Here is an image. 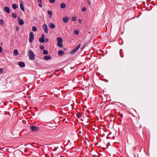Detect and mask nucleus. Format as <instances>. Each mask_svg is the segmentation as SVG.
<instances>
[{
  "label": "nucleus",
  "instance_id": "nucleus-1",
  "mask_svg": "<svg viewBox=\"0 0 157 157\" xmlns=\"http://www.w3.org/2000/svg\"><path fill=\"white\" fill-rule=\"evenodd\" d=\"M28 56L29 58L31 60H34L35 59V55L33 52L31 50H29L28 52Z\"/></svg>",
  "mask_w": 157,
  "mask_h": 157
},
{
  "label": "nucleus",
  "instance_id": "nucleus-2",
  "mask_svg": "<svg viewBox=\"0 0 157 157\" xmlns=\"http://www.w3.org/2000/svg\"><path fill=\"white\" fill-rule=\"evenodd\" d=\"M31 130L33 132H38L40 130V128L34 125H31L30 126Z\"/></svg>",
  "mask_w": 157,
  "mask_h": 157
},
{
  "label": "nucleus",
  "instance_id": "nucleus-3",
  "mask_svg": "<svg viewBox=\"0 0 157 157\" xmlns=\"http://www.w3.org/2000/svg\"><path fill=\"white\" fill-rule=\"evenodd\" d=\"M81 46L80 44H79L77 45V46L73 49L71 52L70 53L71 55H73L74 53L78 50V49L80 48Z\"/></svg>",
  "mask_w": 157,
  "mask_h": 157
},
{
  "label": "nucleus",
  "instance_id": "nucleus-4",
  "mask_svg": "<svg viewBox=\"0 0 157 157\" xmlns=\"http://www.w3.org/2000/svg\"><path fill=\"white\" fill-rule=\"evenodd\" d=\"M34 39V35L32 32H31L29 34V41L30 43L32 42Z\"/></svg>",
  "mask_w": 157,
  "mask_h": 157
},
{
  "label": "nucleus",
  "instance_id": "nucleus-5",
  "mask_svg": "<svg viewBox=\"0 0 157 157\" xmlns=\"http://www.w3.org/2000/svg\"><path fill=\"white\" fill-rule=\"evenodd\" d=\"M43 29L44 31L46 33L48 34V27L47 25L46 24H44L42 25Z\"/></svg>",
  "mask_w": 157,
  "mask_h": 157
},
{
  "label": "nucleus",
  "instance_id": "nucleus-6",
  "mask_svg": "<svg viewBox=\"0 0 157 157\" xmlns=\"http://www.w3.org/2000/svg\"><path fill=\"white\" fill-rule=\"evenodd\" d=\"M69 17L68 16L65 17L63 18L62 20L64 23L67 22L69 20Z\"/></svg>",
  "mask_w": 157,
  "mask_h": 157
},
{
  "label": "nucleus",
  "instance_id": "nucleus-7",
  "mask_svg": "<svg viewBox=\"0 0 157 157\" xmlns=\"http://www.w3.org/2000/svg\"><path fill=\"white\" fill-rule=\"evenodd\" d=\"M20 7L21 10L23 11H24L25 9L24 7L23 4V1H21L20 2Z\"/></svg>",
  "mask_w": 157,
  "mask_h": 157
},
{
  "label": "nucleus",
  "instance_id": "nucleus-8",
  "mask_svg": "<svg viewBox=\"0 0 157 157\" xmlns=\"http://www.w3.org/2000/svg\"><path fill=\"white\" fill-rule=\"evenodd\" d=\"M18 64L19 66L21 67H23L25 66V64L22 61L19 62L18 63Z\"/></svg>",
  "mask_w": 157,
  "mask_h": 157
},
{
  "label": "nucleus",
  "instance_id": "nucleus-9",
  "mask_svg": "<svg viewBox=\"0 0 157 157\" xmlns=\"http://www.w3.org/2000/svg\"><path fill=\"white\" fill-rule=\"evenodd\" d=\"M4 10L5 11L8 13H9L10 12V8L8 6H6L4 7Z\"/></svg>",
  "mask_w": 157,
  "mask_h": 157
},
{
  "label": "nucleus",
  "instance_id": "nucleus-10",
  "mask_svg": "<svg viewBox=\"0 0 157 157\" xmlns=\"http://www.w3.org/2000/svg\"><path fill=\"white\" fill-rule=\"evenodd\" d=\"M48 26L51 29H53L54 28H55V25H54V24H53L52 23H49Z\"/></svg>",
  "mask_w": 157,
  "mask_h": 157
},
{
  "label": "nucleus",
  "instance_id": "nucleus-11",
  "mask_svg": "<svg viewBox=\"0 0 157 157\" xmlns=\"http://www.w3.org/2000/svg\"><path fill=\"white\" fill-rule=\"evenodd\" d=\"M51 56L49 55L46 56L44 57V59L45 60H48L51 59Z\"/></svg>",
  "mask_w": 157,
  "mask_h": 157
},
{
  "label": "nucleus",
  "instance_id": "nucleus-12",
  "mask_svg": "<svg viewBox=\"0 0 157 157\" xmlns=\"http://www.w3.org/2000/svg\"><path fill=\"white\" fill-rule=\"evenodd\" d=\"M64 53V52L62 50H60L59 51L58 53V54L59 56H62Z\"/></svg>",
  "mask_w": 157,
  "mask_h": 157
},
{
  "label": "nucleus",
  "instance_id": "nucleus-13",
  "mask_svg": "<svg viewBox=\"0 0 157 157\" xmlns=\"http://www.w3.org/2000/svg\"><path fill=\"white\" fill-rule=\"evenodd\" d=\"M13 54L15 56H17L18 55L19 53L17 49H15L13 52Z\"/></svg>",
  "mask_w": 157,
  "mask_h": 157
},
{
  "label": "nucleus",
  "instance_id": "nucleus-14",
  "mask_svg": "<svg viewBox=\"0 0 157 157\" xmlns=\"http://www.w3.org/2000/svg\"><path fill=\"white\" fill-rule=\"evenodd\" d=\"M39 40L40 42L41 43H43L45 41V39L43 38H39Z\"/></svg>",
  "mask_w": 157,
  "mask_h": 157
},
{
  "label": "nucleus",
  "instance_id": "nucleus-15",
  "mask_svg": "<svg viewBox=\"0 0 157 157\" xmlns=\"http://www.w3.org/2000/svg\"><path fill=\"white\" fill-rule=\"evenodd\" d=\"M57 42H63V39L61 37H58L57 38Z\"/></svg>",
  "mask_w": 157,
  "mask_h": 157
},
{
  "label": "nucleus",
  "instance_id": "nucleus-16",
  "mask_svg": "<svg viewBox=\"0 0 157 157\" xmlns=\"http://www.w3.org/2000/svg\"><path fill=\"white\" fill-rule=\"evenodd\" d=\"M19 24L20 25H22L24 24L23 20L21 19H20L19 21Z\"/></svg>",
  "mask_w": 157,
  "mask_h": 157
},
{
  "label": "nucleus",
  "instance_id": "nucleus-17",
  "mask_svg": "<svg viewBox=\"0 0 157 157\" xmlns=\"http://www.w3.org/2000/svg\"><path fill=\"white\" fill-rule=\"evenodd\" d=\"M57 44L58 46L60 48H62L63 47V45L62 42H57Z\"/></svg>",
  "mask_w": 157,
  "mask_h": 157
},
{
  "label": "nucleus",
  "instance_id": "nucleus-18",
  "mask_svg": "<svg viewBox=\"0 0 157 157\" xmlns=\"http://www.w3.org/2000/svg\"><path fill=\"white\" fill-rule=\"evenodd\" d=\"M17 7L18 6L17 4H13L12 8L13 9L15 10L17 9Z\"/></svg>",
  "mask_w": 157,
  "mask_h": 157
},
{
  "label": "nucleus",
  "instance_id": "nucleus-19",
  "mask_svg": "<svg viewBox=\"0 0 157 157\" xmlns=\"http://www.w3.org/2000/svg\"><path fill=\"white\" fill-rule=\"evenodd\" d=\"M66 6V5L64 3H62L60 5V7L63 9Z\"/></svg>",
  "mask_w": 157,
  "mask_h": 157
},
{
  "label": "nucleus",
  "instance_id": "nucleus-20",
  "mask_svg": "<svg viewBox=\"0 0 157 157\" xmlns=\"http://www.w3.org/2000/svg\"><path fill=\"white\" fill-rule=\"evenodd\" d=\"M48 13L50 15L49 18H51L52 16V13L51 10H48Z\"/></svg>",
  "mask_w": 157,
  "mask_h": 157
},
{
  "label": "nucleus",
  "instance_id": "nucleus-21",
  "mask_svg": "<svg viewBox=\"0 0 157 157\" xmlns=\"http://www.w3.org/2000/svg\"><path fill=\"white\" fill-rule=\"evenodd\" d=\"M43 53L44 55H47L48 53V52L47 50H44L43 51Z\"/></svg>",
  "mask_w": 157,
  "mask_h": 157
},
{
  "label": "nucleus",
  "instance_id": "nucleus-22",
  "mask_svg": "<svg viewBox=\"0 0 157 157\" xmlns=\"http://www.w3.org/2000/svg\"><path fill=\"white\" fill-rule=\"evenodd\" d=\"M76 19L77 18L76 16H74L72 17V20L73 21H76Z\"/></svg>",
  "mask_w": 157,
  "mask_h": 157
},
{
  "label": "nucleus",
  "instance_id": "nucleus-23",
  "mask_svg": "<svg viewBox=\"0 0 157 157\" xmlns=\"http://www.w3.org/2000/svg\"><path fill=\"white\" fill-rule=\"evenodd\" d=\"M76 116L78 118H80L82 117V114L80 113H77Z\"/></svg>",
  "mask_w": 157,
  "mask_h": 157
},
{
  "label": "nucleus",
  "instance_id": "nucleus-24",
  "mask_svg": "<svg viewBox=\"0 0 157 157\" xmlns=\"http://www.w3.org/2000/svg\"><path fill=\"white\" fill-rule=\"evenodd\" d=\"M12 16L14 18H16L17 17V15L15 13H13L12 14Z\"/></svg>",
  "mask_w": 157,
  "mask_h": 157
},
{
  "label": "nucleus",
  "instance_id": "nucleus-25",
  "mask_svg": "<svg viewBox=\"0 0 157 157\" xmlns=\"http://www.w3.org/2000/svg\"><path fill=\"white\" fill-rule=\"evenodd\" d=\"M32 29L33 31H36L37 30V29L36 27L35 26H33L32 28Z\"/></svg>",
  "mask_w": 157,
  "mask_h": 157
},
{
  "label": "nucleus",
  "instance_id": "nucleus-26",
  "mask_svg": "<svg viewBox=\"0 0 157 157\" xmlns=\"http://www.w3.org/2000/svg\"><path fill=\"white\" fill-rule=\"evenodd\" d=\"M74 33L76 35H77L78 34V30H76L74 31Z\"/></svg>",
  "mask_w": 157,
  "mask_h": 157
},
{
  "label": "nucleus",
  "instance_id": "nucleus-27",
  "mask_svg": "<svg viewBox=\"0 0 157 157\" xmlns=\"http://www.w3.org/2000/svg\"><path fill=\"white\" fill-rule=\"evenodd\" d=\"M40 48L41 50H43L44 48V47L43 45H41L40 46Z\"/></svg>",
  "mask_w": 157,
  "mask_h": 157
},
{
  "label": "nucleus",
  "instance_id": "nucleus-28",
  "mask_svg": "<svg viewBox=\"0 0 157 157\" xmlns=\"http://www.w3.org/2000/svg\"><path fill=\"white\" fill-rule=\"evenodd\" d=\"M86 10V8L85 7L82 8V11L83 12L85 11Z\"/></svg>",
  "mask_w": 157,
  "mask_h": 157
},
{
  "label": "nucleus",
  "instance_id": "nucleus-29",
  "mask_svg": "<svg viewBox=\"0 0 157 157\" xmlns=\"http://www.w3.org/2000/svg\"><path fill=\"white\" fill-rule=\"evenodd\" d=\"M3 72V70L2 68H0V73L2 74Z\"/></svg>",
  "mask_w": 157,
  "mask_h": 157
},
{
  "label": "nucleus",
  "instance_id": "nucleus-30",
  "mask_svg": "<svg viewBox=\"0 0 157 157\" xmlns=\"http://www.w3.org/2000/svg\"><path fill=\"white\" fill-rule=\"evenodd\" d=\"M3 23V21L2 20H0V25H2Z\"/></svg>",
  "mask_w": 157,
  "mask_h": 157
},
{
  "label": "nucleus",
  "instance_id": "nucleus-31",
  "mask_svg": "<svg viewBox=\"0 0 157 157\" xmlns=\"http://www.w3.org/2000/svg\"><path fill=\"white\" fill-rule=\"evenodd\" d=\"M38 6L40 7H42V4L41 3H39V4H38Z\"/></svg>",
  "mask_w": 157,
  "mask_h": 157
},
{
  "label": "nucleus",
  "instance_id": "nucleus-32",
  "mask_svg": "<svg viewBox=\"0 0 157 157\" xmlns=\"http://www.w3.org/2000/svg\"><path fill=\"white\" fill-rule=\"evenodd\" d=\"M49 2L52 3H53L55 2V0H49Z\"/></svg>",
  "mask_w": 157,
  "mask_h": 157
},
{
  "label": "nucleus",
  "instance_id": "nucleus-33",
  "mask_svg": "<svg viewBox=\"0 0 157 157\" xmlns=\"http://www.w3.org/2000/svg\"><path fill=\"white\" fill-rule=\"evenodd\" d=\"M87 2L88 3L89 5H90L91 4V2L89 0H87Z\"/></svg>",
  "mask_w": 157,
  "mask_h": 157
},
{
  "label": "nucleus",
  "instance_id": "nucleus-34",
  "mask_svg": "<svg viewBox=\"0 0 157 157\" xmlns=\"http://www.w3.org/2000/svg\"><path fill=\"white\" fill-rule=\"evenodd\" d=\"M41 36V38H43L44 39V38L45 37V36L44 35V34H42Z\"/></svg>",
  "mask_w": 157,
  "mask_h": 157
},
{
  "label": "nucleus",
  "instance_id": "nucleus-35",
  "mask_svg": "<svg viewBox=\"0 0 157 157\" xmlns=\"http://www.w3.org/2000/svg\"><path fill=\"white\" fill-rule=\"evenodd\" d=\"M2 51V49L1 46H0V53H1Z\"/></svg>",
  "mask_w": 157,
  "mask_h": 157
},
{
  "label": "nucleus",
  "instance_id": "nucleus-36",
  "mask_svg": "<svg viewBox=\"0 0 157 157\" xmlns=\"http://www.w3.org/2000/svg\"><path fill=\"white\" fill-rule=\"evenodd\" d=\"M59 148L58 147H56L53 150V151H56L57 149Z\"/></svg>",
  "mask_w": 157,
  "mask_h": 157
},
{
  "label": "nucleus",
  "instance_id": "nucleus-37",
  "mask_svg": "<svg viewBox=\"0 0 157 157\" xmlns=\"http://www.w3.org/2000/svg\"><path fill=\"white\" fill-rule=\"evenodd\" d=\"M38 2L39 3H41L42 2V0H38Z\"/></svg>",
  "mask_w": 157,
  "mask_h": 157
},
{
  "label": "nucleus",
  "instance_id": "nucleus-38",
  "mask_svg": "<svg viewBox=\"0 0 157 157\" xmlns=\"http://www.w3.org/2000/svg\"><path fill=\"white\" fill-rule=\"evenodd\" d=\"M16 29L17 30V31H18L19 30V28L17 26L16 27Z\"/></svg>",
  "mask_w": 157,
  "mask_h": 157
},
{
  "label": "nucleus",
  "instance_id": "nucleus-39",
  "mask_svg": "<svg viewBox=\"0 0 157 157\" xmlns=\"http://www.w3.org/2000/svg\"><path fill=\"white\" fill-rule=\"evenodd\" d=\"M45 41L46 42H47L48 41V38H46L45 40Z\"/></svg>",
  "mask_w": 157,
  "mask_h": 157
},
{
  "label": "nucleus",
  "instance_id": "nucleus-40",
  "mask_svg": "<svg viewBox=\"0 0 157 157\" xmlns=\"http://www.w3.org/2000/svg\"><path fill=\"white\" fill-rule=\"evenodd\" d=\"M121 115V117L122 118L123 117V114H120Z\"/></svg>",
  "mask_w": 157,
  "mask_h": 157
},
{
  "label": "nucleus",
  "instance_id": "nucleus-41",
  "mask_svg": "<svg viewBox=\"0 0 157 157\" xmlns=\"http://www.w3.org/2000/svg\"><path fill=\"white\" fill-rule=\"evenodd\" d=\"M79 23H81V19H79Z\"/></svg>",
  "mask_w": 157,
  "mask_h": 157
},
{
  "label": "nucleus",
  "instance_id": "nucleus-42",
  "mask_svg": "<svg viewBox=\"0 0 157 157\" xmlns=\"http://www.w3.org/2000/svg\"><path fill=\"white\" fill-rule=\"evenodd\" d=\"M89 86H90L89 87L91 88L92 87V85H90L89 84Z\"/></svg>",
  "mask_w": 157,
  "mask_h": 157
},
{
  "label": "nucleus",
  "instance_id": "nucleus-43",
  "mask_svg": "<svg viewBox=\"0 0 157 157\" xmlns=\"http://www.w3.org/2000/svg\"><path fill=\"white\" fill-rule=\"evenodd\" d=\"M85 45H84V46H83L81 48V49H82L84 47Z\"/></svg>",
  "mask_w": 157,
  "mask_h": 157
},
{
  "label": "nucleus",
  "instance_id": "nucleus-44",
  "mask_svg": "<svg viewBox=\"0 0 157 157\" xmlns=\"http://www.w3.org/2000/svg\"><path fill=\"white\" fill-rule=\"evenodd\" d=\"M120 56H121V57H123V56L121 55L120 52Z\"/></svg>",
  "mask_w": 157,
  "mask_h": 157
},
{
  "label": "nucleus",
  "instance_id": "nucleus-45",
  "mask_svg": "<svg viewBox=\"0 0 157 157\" xmlns=\"http://www.w3.org/2000/svg\"><path fill=\"white\" fill-rule=\"evenodd\" d=\"M1 45H2L3 43H1Z\"/></svg>",
  "mask_w": 157,
  "mask_h": 157
},
{
  "label": "nucleus",
  "instance_id": "nucleus-46",
  "mask_svg": "<svg viewBox=\"0 0 157 157\" xmlns=\"http://www.w3.org/2000/svg\"><path fill=\"white\" fill-rule=\"evenodd\" d=\"M28 87H30V86H29V85H28Z\"/></svg>",
  "mask_w": 157,
  "mask_h": 157
},
{
  "label": "nucleus",
  "instance_id": "nucleus-47",
  "mask_svg": "<svg viewBox=\"0 0 157 157\" xmlns=\"http://www.w3.org/2000/svg\"><path fill=\"white\" fill-rule=\"evenodd\" d=\"M28 144H26L25 145V146H26Z\"/></svg>",
  "mask_w": 157,
  "mask_h": 157
},
{
  "label": "nucleus",
  "instance_id": "nucleus-48",
  "mask_svg": "<svg viewBox=\"0 0 157 157\" xmlns=\"http://www.w3.org/2000/svg\"><path fill=\"white\" fill-rule=\"evenodd\" d=\"M74 88H75V89L76 88V87H75Z\"/></svg>",
  "mask_w": 157,
  "mask_h": 157
},
{
  "label": "nucleus",
  "instance_id": "nucleus-49",
  "mask_svg": "<svg viewBox=\"0 0 157 157\" xmlns=\"http://www.w3.org/2000/svg\"><path fill=\"white\" fill-rule=\"evenodd\" d=\"M18 18H20V17H18Z\"/></svg>",
  "mask_w": 157,
  "mask_h": 157
}]
</instances>
